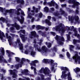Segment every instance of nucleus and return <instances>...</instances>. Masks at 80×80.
Here are the masks:
<instances>
[{
    "label": "nucleus",
    "instance_id": "obj_1",
    "mask_svg": "<svg viewBox=\"0 0 80 80\" xmlns=\"http://www.w3.org/2000/svg\"><path fill=\"white\" fill-rule=\"evenodd\" d=\"M34 47L36 48V50H37L38 52H41V53H48L51 52L50 50H48V48H47L45 46H42L41 49H40V48H38L37 45H34Z\"/></svg>",
    "mask_w": 80,
    "mask_h": 80
},
{
    "label": "nucleus",
    "instance_id": "obj_2",
    "mask_svg": "<svg viewBox=\"0 0 80 80\" xmlns=\"http://www.w3.org/2000/svg\"><path fill=\"white\" fill-rule=\"evenodd\" d=\"M55 38L56 40H57L58 43L59 44V45H62L63 44V42H61V41H62V42H64L65 41V39H64L63 37H61L58 35H56V37H55Z\"/></svg>",
    "mask_w": 80,
    "mask_h": 80
},
{
    "label": "nucleus",
    "instance_id": "obj_3",
    "mask_svg": "<svg viewBox=\"0 0 80 80\" xmlns=\"http://www.w3.org/2000/svg\"><path fill=\"white\" fill-rule=\"evenodd\" d=\"M42 72H43L46 75L47 74L48 75L49 73H51L50 70L48 69V68L47 67L45 68V69L44 68H42L40 71V73H42Z\"/></svg>",
    "mask_w": 80,
    "mask_h": 80
},
{
    "label": "nucleus",
    "instance_id": "obj_4",
    "mask_svg": "<svg viewBox=\"0 0 80 80\" xmlns=\"http://www.w3.org/2000/svg\"><path fill=\"white\" fill-rule=\"evenodd\" d=\"M19 33H20V37L21 38V39L23 42H24L25 40L26 39H27V38L25 37V35H24L23 34H21L22 33H23V34H25V30H21L19 32Z\"/></svg>",
    "mask_w": 80,
    "mask_h": 80
},
{
    "label": "nucleus",
    "instance_id": "obj_5",
    "mask_svg": "<svg viewBox=\"0 0 80 80\" xmlns=\"http://www.w3.org/2000/svg\"><path fill=\"white\" fill-rule=\"evenodd\" d=\"M48 5L50 7H53L54 6V5H55L56 8L57 9H58V5L56 3L54 2V0H52L51 1V2H48Z\"/></svg>",
    "mask_w": 80,
    "mask_h": 80
},
{
    "label": "nucleus",
    "instance_id": "obj_6",
    "mask_svg": "<svg viewBox=\"0 0 80 80\" xmlns=\"http://www.w3.org/2000/svg\"><path fill=\"white\" fill-rule=\"evenodd\" d=\"M74 53L75 55L72 57V58L75 60L76 63H77L78 60H80V56L78 55V52H75Z\"/></svg>",
    "mask_w": 80,
    "mask_h": 80
},
{
    "label": "nucleus",
    "instance_id": "obj_7",
    "mask_svg": "<svg viewBox=\"0 0 80 80\" xmlns=\"http://www.w3.org/2000/svg\"><path fill=\"white\" fill-rule=\"evenodd\" d=\"M68 2L69 3H73V5L72 6L73 7H75V6L80 5V3L76 2L74 0H68Z\"/></svg>",
    "mask_w": 80,
    "mask_h": 80
},
{
    "label": "nucleus",
    "instance_id": "obj_8",
    "mask_svg": "<svg viewBox=\"0 0 80 80\" xmlns=\"http://www.w3.org/2000/svg\"><path fill=\"white\" fill-rule=\"evenodd\" d=\"M9 72L10 73L11 75H13L12 76L13 78H16L17 76V75L15 74V72H16V70L14 69L13 71L12 70H9Z\"/></svg>",
    "mask_w": 80,
    "mask_h": 80
},
{
    "label": "nucleus",
    "instance_id": "obj_9",
    "mask_svg": "<svg viewBox=\"0 0 80 80\" xmlns=\"http://www.w3.org/2000/svg\"><path fill=\"white\" fill-rule=\"evenodd\" d=\"M17 42L19 44V45L20 46V49L21 50H23V44L20 42V38H18L17 39Z\"/></svg>",
    "mask_w": 80,
    "mask_h": 80
},
{
    "label": "nucleus",
    "instance_id": "obj_10",
    "mask_svg": "<svg viewBox=\"0 0 80 80\" xmlns=\"http://www.w3.org/2000/svg\"><path fill=\"white\" fill-rule=\"evenodd\" d=\"M12 26L13 27H15L16 28V30H18L20 29V25H18V24H17L16 22H15L14 24H11Z\"/></svg>",
    "mask_w": 80,
    "mask_h": 80
},
{
    "label": "nucleus",
    "instance_id": "obj_11",
    "mask_svg": "<svg viewBox=\"0 0 80 80\" xmlns=\"http://www.w3.org/2000/svg\"><path fill=\"white\" fill-rule=\"evenodd\" d=\"M54 29H55L56 31H59V32H60V31L63 32V30H64L63 29H61L60 27L59 26H57L55 27V28H53V29L54 30Z\"/></svg>",
    "mask_w": 80,
    "mask_h": 80
},
{
    "label": "nucleus",
    "instance_id": "obj_12",
    "mask_svg": "<svg viewBox=\"0 0 80 80\" xmlns=\"http://www.w3.org/2000/svg\"><path fill=\"white\" fill-rule=\"evenodd\" d=\"M42 62L44 63H47V62H51V63H53V62H54V61L51 59L49 60L48 59H44L43 60Z\"/></svg>",
    "mask_w": 80,
    "mask_h": 80
},
{
    "label": "nucleus",
    "instance_id": "obj_13",
    "mask_svg": "<svg viewBox=\"0 0 80 80\" xmlns=\"http://www.w3.org/2000/svg\"><path fill=\"white\" fill-rule=\"evenodd\" d=\"M21 18L22 19H20L19 17H18L17 19H18V20L20 22L21 24H22L24 22V20H25V19L24 18H23V17L22 16H21Z\"/></svg>",
    "mask_w": 80,
    "mask_h": 80
},
{
    "label": "nucleus",
    "instance_id": "obj_14",
    "mask_svg": "<svg viewBox=\"0 0 80 80\" xmlns=\"http://www.w3.org/2000/svg\"><path fill=\"white\" fill-rule=\"evenodd\" d=\"M6 37L7 38L8 40V41L9 42V45H11V44H10V42H11L12 41V37L10 36H8V33H6Z\"/></svg>",
    "mask_w": 80,
    "mask_h": 80
},
{
    "label": "nucleus",
    "instance_id": "obj_15",
    "mask_svg": "<svg viewBox=\"0 0 80 80\" xmlns=\"http://www.w3.org/2000/svg\"><path fill=\"white\" fill-rule=\"evenodd\" d=\"M38 63V61L37 60H35L33 61H32V63H30V65L31 66H36V63Z\"/></svg>",
    "mask_w": 80,
    "mask_h": 80
},
{
    "label": "nucleus",
    "instance_id": "obj_16",
    "mask_svg": "<svg viewBox=\"0 0 80 80\" xmlns=\"http://www.w3.org/2000/svg\"><path fill=\"white\" fill-rule=\"evenodd\" d=\"M32 35L34 37H38L39 36L37 34V33L35 31H34L31 32Z\"/></svg>",
    "mask_w": 80,
    "mask_h": 80
},
{
    "label": "nucleus",
    "instance_id": "obj_17",
    "mask_svg": "<svg viewBox=\"0 0 80 80\" xmlns=\"http://www.w3.org/2000/svg\"><path fill=\"white\" fill-rule=\"evenodd\" d=\"M23 61H21V62L19 64L16 65L15 67L17 69V68H18L19 67H22V65H23Z\"/></svg>",
    "mask_w": 80,
    "mask_h": 80
},
{
    "label": "nucleus",
    "instance_id": "obj_18",
    "mask_svg": "<svg viewBox=\"0 0 80 80\" xmlns=\"http://www.w3.org/2000/svg\"><path fill=\"white\" fill-rule=\"evenodd\" d=\"M3 37H5V36L4 35V33H1V31L0 30V38L2 40H3Z\"/></svg>",
    "mask_w": 80,
    "mask_h": 80
},
{
    "label": "nucleus",
    "instance_id": "obj_19",
    "mask_svg": "<svg viewBox=\"0 0 80 80\" xmlns=\"http://www.w3.org/2000/svg\"><path fill=\"white\" fill-rule=\"evenodd\" d=\"M0 12H3V11H5L6 12H9V10H6V9L5 8H2L1 7H0Z\"/></svg>",
    "mask_w": 80,
    "mask_h": 80
},
{
    "label": "nucleus",
    "instance_id": "obj_20",
    "mask_svg": "<svg viewBox=\"0 0 80 80\" xmlns=\"http://www.w3.org/2000/svg\"><path fill=\"white\" fill-rule=\"evenodd\" d=\"M41 80H50V78H47L45 79L44 78V75L42 74L41 75Z\"/></svg>",
    "mask_w": 80,
    "mask_h": 80
},
{
    "label": "nucleus",
    "instance_id": "obj_21",
    "mask_svg": "<svg viewBox=\"0 0 80 80\" xmlns=\"http://www.w3.org/2000/svg\"><path fill=\"white\" fill-rule=\"evenodd\" d=\"M6 52L8 54V57H11V55H14V53H13V52H10V51L8 50H6Z\"/></svg>",
    "mask_w": 80,
    "mask_h": 80
},
{
    "label": "nucleus",
    "instance_id": "obj_22",
    "mask_svg": "<svg viewBox=\"0 0 80 80\" xmlns=\"http://www.w3.org/2000/svg\"><path fill=\"white\" fill-rule=\"evenodd\" d=\"M73 70L74 72H75V73H77L80 71V68L78 67H77L75 68V69H74Z\"/></svg>",
    "mask_w": 80,
    "mask_h": 80
},
{
    "label": "nucleus",
    "instance_id": "obj_23",
    "mask_svg": "<svg viewBox=\"0 0 80 80\" xmlns=\"http://www.w3.org/2000/svg\"><path fill=\"white\" fill-rule=\"evenodd\" d=\"M17 2L18 3H19L20 2L21 4H24V2L23 0H17Z\"/></svg>",
    "mask_w": 80,
    "mask_h": 80
},
{
    "label": "nucleus",
    "instance_id": "obj_24",
    "mask_svg": "<svg viewBox=\"0 0 80 80\" xmlns=\"http://www.w3.org/2000/svg\"><path fill=\"white\" fill-rule=\"evenodd\" d=\"M32 9L33 10H35V12H34V13H38V8H35V7L34 6H33L32 7Z\"/></svg>",
    "mask_w": 80,
    "mask_h": 80
},
{
    "label": "nucleus",
    "instance_id": "obj_25",
    "mask_svg": "<svg viewBox=\"0 0 80 80\" xmlns=\"http://www.w3.org/2000/svg\"><path fill=\"white\" fill-rule=\"evenodd\" d=\"M68 20L70 21H73L74 20V18H73L72 16H68Z\"/></svg>",
    "mask_w": 80,
    "mask_h": 80
},
{
    "label": "nucleus",
    "instance_id": "obj_26",
    "mask_svg": "<svg viewBox=\"0 0 80 80\" xmlns=\"http://www.w3.org/2000/svg\"><path fill=\"white\" fill-rule=\"evenodd\" d=\"M36 28L37 29L39 30L40 29H42L43 28V27L39 25H38L36 26Z\"/></svg>",
    "mask_w": 80,
    "mask_h": 80
},
{
    "label": "nucleus",
    "instance_id": "obj_27",
    "mask_svg": "<svg viewBox=\"0 0 80 80\" xmlns=\"http://www.w3.org/2000/svg\"><path fill=\"white\" fill-rule=\"evenodd\" d=\"M46 44L47 45V47L48 48H50L52 47V44L50 42L47 43L46 42Z\"/></svg>",
    "mask_w": 80,
    "mask_h": 80
},
{
    "label": "nucleus",
    "instance_id": "obj_28",
    "mask_svg": "<svg viewBox=\"0 0 80 80\" xmlns=\"http://www.w3.org/2000/svg\"><path fill=\"white\" fill-rule=\"evenodd\" d=\"M75 34L74 35L75 36V37H78V38H80V35H79V34H78V33H77V31H76V30H75Z\"/></svg>",
    "mask_w": 80,
    "mask_h": 80
},
{
    "label": "nucleus",
    "instance_id": "obj_29",
    "mask_svg": "<svg viewBox=\"0 0 80 80\" xmlns=\"http://www.w3.org/2000/svg\"><path fill=\"white\" fill-rule=\"evenodd\" d=\"M1 50V52L3 55H5V51L4 50V48H1L0 49Z\"/></svg>",
    "mask_w": 80,
    "mask_h": 80
},
{
    "label": "nucleus",
    "instance_id": "obj_30",
    "mask_svg": "<svg viewBox=\"0 0 80 80\" xmlns=\"http://www.w3.org/2000/svg\"><path fill=\"white\" fill-rule=\"evenodd\" d=\"M46 22L47 23H48L49 26H50V25H51V22H50V21L48 20V19H46Z\"/></svg>",
    "mask_w": 80,
    "mask_h": 80
},
{
    "label": "nucleus",
    "instance_id": "obj_31",
    "mask_svg": "<svg viewBox=\"0 0 80 80\" xmlns=\"http://www.w3.org/2000/svg\"><path fill=\"white\" fill-rule=\"evenodd\" d=\"M73 43H74V44H75V43H77V42L78 43H80V41L79 40H77L76 39H74L73 40Z\"/></svg>",
    "mask_w": 80,
    "mask_h": 80
},
{
    "label": "nucleus",
    "instance_id": "obj_32",
    "mask_svg": "<svg viewBox=\"0 0 80 80\" xmlns=\"http://www.w3.org/2000/svg\"><path fill=\"white\" fill-rule=\"evenodd\" d=\"M48 7H46L44 8V10L45 12H48Z\"/></svg>",
    "mask_w": 80,
    "mask_h": 80
},
{
    "label": "nucleus",
    "instance_id": "obj_33",
    "mask_svg": "<svg viewBox=\"0 0 80 80\" xmlns=\"http://www.w3.org/2000/svg\"><path fill=\"white\" fill-rule=\"evenodd\" d=\"M48 33H48L46 32L42 33V36L44 37H47V36L48 34Z\"/></svg>",
    "mask_w": 80,
    "mask_h": 80
},
{
    "label": "nucleus",
    "instance_id": "obj_34",
    "mask_svg": "<svg viewBox=\"0 0 80 80\" xmlns=\"http://www.w3.org/2000/svg\"><path fill=\"white\" fill-rule=\"evenodd\" d=\"M31 70H33V69H34V73H35V74H36V70H37V69H36V68L32 66L31 67Z\"/></svg>",
    "mask_w": 80,
    "mask_h": 80
},
{
    "label": "nucleus",
    "instance_id": "obj_35",
    "mask_svg": "<svg viewBox=\"0 0 80 80\" xmlns=\"http://www.w3.org/2000/svg\"><path fill=\"white\" fill-rule=\"evenodd\" d=\"M42 16H43V14L42 12H40L38 15V18H42Z\"/></svg>",
    "mask_w": 80,
    "mask_h": 80
},
{
    "label": "nucleus",
    "instance_id": "obj_36",
    "mask_svg": "<svg viewBox=\"0 0 80 80\" xmlns=\"http://www.w3.org/2000/svg\"><path fill=\"white\" fill-rule=\"evenodd\" d=\"M69 47H70V50L71 51H73V50L72 49L74 48V46L72 45H70L69 46Z\"/></svg>",
    "mask_w": 80,
    "mask_h": 80
},
{
    "label": "nucleus",
    "instance_id": "obj_37",
    "mask_svg": "<svg viewBox=\"0 0 80 80\" xmlns=\"http://www.w3.org/2000/svg\"><path fill=\"white\" fill-rule=\"evenodd\" d=\"M79 19V18H78V16H77L76 17H75V20L76 22H78V21Z\"/></svg>",
    "mask_w": 80,
    "mask_h": 80
},
{
    "label": "nucleus",
    "instance_id": "obj_38",
    "mask_svg": "<svg viewBox=\"0 0 80 80\" xmlns=\"http://www.w3.org/2000/svg\"><path fill=\"white\" fill-rule=\"evenodd\" d=\"M28 72V69H24L23 71L22 72V73H26Z\"/></svg>",
    "mask_w": 80,
    "mask_h": 80
},
{
    "label": "nucleus",
    "instance_id": "obj_39",
    "mask_svg": "<svg viewBox=\"0 0 80 80\" xmlns=\"http://www.w3.org/2000/svg\"><path fill=\"white\" fill-rule=\"evenodd\" d=\"M0 20H1L3 22H4L5 21V19L4 18L2 17L1 18H0Z\"/></svg>",
    "mask_w": 80,
    "mask_h": 80
},
{
    "label": "nucleus",
    "instance_id": "obj_40",
    "mask_svg": "<svg viewBox=\"0 0 80 80\" xmlns=\"http://www.w3.org/2000/svg\"><path fill=\"white\" fill-rule=\"evenodd\" d=\"M15 58L17 62H19V61H20V60L19 58L17 57H15Z\"/></svg>",
    "mask_w": 80,
    "mask_h": 80
},
{
    "label": "nucleus",
    "instance_id": "obj_41",
    "mask_svg": "<svg viewBox=\"0 0 80 80\" xmlns=\"http://www.w3.org/2000/svg\"><path fill=\"white\" fill-rule=\"evenodd\" d=\"M67 57H68L69 58L70 57V53H69L68 52H67Z\"/></svg>",
    "mask_w": 80,
    "mask_h": 80
},
{
    "label": "nucleus",
    "instance_id": "obj_42",
    "mask_svg": "<svg viewBox=\"0 0 80 80\" xmlns=\"http://www.w3.org/2000/svg\"><path fill=\"white\" fill-rule=\"evenodd\" d=\"M66 35L67 36V39L68 40H70V35H69V34H66Z\"/></svg>",
    "mask_w": 80,
    "mask_h": 80
},
{
    "label": "nucleus",
    "instance_id": "obj_43",
    "mask_svg": "<svg viewBox=\"0 0 80 80\" xmlns=\"http://www.w3.org/2000/svg\"><path fill=\"white\" fill-rule=\"evenodd\" d=\"M3 58V56H0V62H1V63L2 62V59Z\"/></svg>",
    "mask_w": 80,
    "mask_h": 80
},
{
    "label": "nucleus",
    "instance_id": "obj_44",
    "mask_svg": "<svg viewBox=\"0 0 80 80\" xmlns=\"http://www.w3.org/2000/svg\"><path fill=\"white\" fill-rule=\"evenodd\" d=\"M35 52H33V51L31 52V55L32 56H33V55H35Z\"/></svg>",
    "mask_w": 80,
    "mask_h": 80
},
{
    "label": "nucleus",
    "instance_id": "obj_45",
    "mask_svg": "<svg viewBox=\"0 0 80 80\" xmlns=\"http://www.w3.org/2000/svg\"><path fill=\"white\" fill-rule=\"evenodd\" d=\"M50 33H51L52 35H53V36L56 35V34H55V32H50Z\"/></svg>",
    "mask_w": 80,
    "mask_h": 80
},
{
    "label": "nucleus",
    "instance_id": "obj_46",
    "mask_svg": "<svg viewBox=\"0 0 80 80\" xmlns=\"http://www.w3.org/2000/svg\"><path fill=\"white\" fill-rule=\"evenodd\" d=\"M60 12L61 13V14H63L65 13V12L63 10H62V9H60Z\"/></svg>",
    "mask_w": 80,
    "mask_h": 80
},
{
    "label": "nucleus",
    "instance_id": "obj_47",
    "mask_svg": "<svg viewBox=\"0 0 80 80\" xmlns=\"http://www.w3.org/2000/svg\"><path fill=\"white\" fill-rule=\"evenodd\" d=\"M11 32H12L14 30V28L13 27H11L10 28Z\"/></svg>",
    "mask_w": 80,
    "mask_h": 80
},
{
    "label": "nucleus",
    "instance_id": "obj_48",
    "mask_svg": "<svg viewBox=\"0 0 80 80\" xmlns=\"http://www.w3.org/2000/svg\"><path fill=\"white\" fill-rule=\"evenodd\" d=\"M21 13L22 15L23 16H25V14L24 13V12H23V11H21Z\"/></svg>",
    "mask_w": 80,
    "mask_h": 80
},
{
    "label": "nucleus",
    "instance_id": "obj_49",
    "mask_svg": "<svg viewBox=\"0 0 80 80\" xmlns=\"http://www.w3.org/2000/svg\"><path fill=\"white\" fill-rule=\"evenodd\" d=\"M24 53L25 54H28V50H27L25 51Z\"/></svg>",
    "mask_w": 80,
    "mask_h": 80
},
{
    "label": "nucleus",
    "instance_id": "obj_50",
    "mask_svg": "<svg viewBox=\"0 0 80 80\" xmlns=\"http://www.w3.org/2000/svg\"><path fill=\"white\" fill-rule=\"evenodd\" d=\"M50 10L51 11H52V12H53V11H55V9H54L53 8H50Z\"/></svg>",
    "mask_w": 80,
    "mask_h": 80
},
{
    "label": "nucleus",
    "instance_id": "obj_51",
    "mask_svg": "<svg viewBox=\"0 0 80 80\" xmlns=\"http://www.w3.org/2000/svg\"><path fill=\"white\" fill-rule=\"evenodd\" d=\"M58 13L57 12H56L54 14V15H55V16L56 17H57V16H58Z\"/></svg>",
    "mask_w": 80,
    "mask_h": 80
},
{
    "label": "nucleus",
    "instance_id": "obj_52",
    "mask_svg": "<svg viewBox=\"0 0 80 80\" xmlns=\"http://www.w3.org/2000/svg\"><path fill=\"white\" fill-rule=\"evenodd\" d=\"M40 42L39 43V44L40 45H41V43H42V42H43V40L41 39V40H40Z\"/></svg>",
    "mask_w": 80,
    "mask_h": 80
},
{
    "label": "nucleus",
    "instance_id": "obj_53",
    "mask_svg": "<svg viewBox=\"0 0 80 80\" xmlns=\"http://www.w3.org/2000/svg\"><path fill=\"white\" fill-rule=\"evenodd\" d=\"M59 57L62 58H63V56L62 54H60L59 55Z\"/></svg>",
    "mask_w": 80,
    "mask_h": 80
},
{
    "label": "nucleus",
    "instance_id": "obj_54",
    "mask_svg": "<svg viewBox=\"0 0 80 80\" xmlns=\"http://www.w3.org/2000/svg\"><path fill=\"white\" fill-rule=\"evenodd\" d=\"M34 20H35V18H32V20H31V22H33L34 21Z\"/></svg>",
    "mask_w": 80,
    "mask_h": 80
},
{
    "label": "nucleus",
    "instance_id": "obj_55",
    "mask_svg": "<svg viewBox=\"0 0 80 80\" xmlns=\"http://www.w3.org/2000/svg\"><path fill=\"white\" fill-rule=\"evenodd\" d=\"M53 66L55 67H57V63H54L53 64H52Z\"/></svg>",
    "mask_w": 80,
    "mask_h": 80
},
{
    "label": "nucleus",
    "instance_id": "obj_56",
    "mask_svg": "<svg viewBox=\"0 0 80 80\" xmlns=\"http://www.w3.org/2000/svg\"><path fill=\"white\" fill-rule=\"evenodd\" d=\"M66 4H62L61 5V6L62 7H66Z\"/></svg>",
    "mask_w": 80,
    "mask_h": 80
},
{
    "label": "nucleus",
    "instance_id": "obj_57",
    "mask_svg": "<svg viewBox=\"0 0 80 80\" xmlns=\"http://www.w3.org/2000/svg\"><path fill=\"white\" fill-rule=\"evenodd\" d=\"M76 13L77 14H78L79 13V11H78V10H76Z\"/></svg>",
    "mask_w": 80,
    "mask_h": 80
},
{
    "label": "nucleus",
    "instance_id": "obj_58",
    "mask_svg": "<svg viewBox=\"0 0 80 80\" xmlns=\"http://www.w3.org/2000/svg\"><path fill=\"white\" fill-rule=\"evenodd\" d=\"M51 16H48V19H49V20H50V19H51Z\"/></svg>",
    "mask_w": 80,
    "mask_h": 80
},
{
    "label": "nucleus",
    "instance_id": "obj_59",
    "mask_svg": "<svg viewBox=\"0 0 80 80\" xmlns=\"http://www.w3.org/2000/svg\"><path fill=\"white\" fill-rule=\"evenodd\" d=\"M1 70L3 72V73H5V72H6V71L4 69H2Z\"/></svg>",
    "mask_w": 80,
    "mask_h": 80
},
{
    "label": "nucleus",
    "instance_id": "obj_60",
    "mask_svg": "<svg viewBox=\"0 0 80 80\" xmlns=\"http://www.w3.org/2000/svg\"><path fill=\"white\" fill-rule=\"evenodd\" d=\"M52 20H54V21H56V19L55 18V17H53L52 18Z\"/></svg>",
    "mask_w": 80,
    "mask_h": 80
},
{
    "label": "nucleus",
    "instance_id": "obj_61",
    "mask_svg": "<svg viewBox=\"0 0 80 80\" xmlns=\"http://www.w3.org/2000/svg\"><path fill=\"white\" fill-rule=\"evenodd\" d=\"M35 27V25H33L32 26V28H34Z\"/></svg>",
    "mask_w": 80,
    "mask_h": 80
},
{
    "label": "nucleus",
    "instance_id": "obj_62",
    "mask_svg": "<svg viewBox=\"0 0 80 80\" xmlns=\"http://www.w3.org/2000/svg\"><path fill=\"white\" fill-rule=\"evenodd\" d=\"M3 62H4L5 63H7V61L5 60V59H4L3 61Z\"/></svg>",
    "mask_w": 80,
    "mask_h": 80
},
{
    "label": "nucleus",
    "instance_id": "obj_63",
    "mask_svg": "<svg viewBox=\"0 0 80 80\" xmlns=\"http://www.w3.org/2000/svg\"><path fill=\"white\" fill-rule=\"evenodd\" d=\"M28 17L29 18H32V16H30V15H28Z\"/></svg>",
    "mask_w": 80,
    "mask_h": 80
},
{
    "label": "nucleus",
    "instance_id": "obj_64",
    "mask_svg": "<svg viewBox=\"0 0 80 80\" xmlns=\"http://www.w3.org/2000/svg\"><path fill=\"white\" fill-rule=\"evenodd\" d=\"M51 70H52V71H53V70H54V67H52L51 68Z\"/></svg>",
    "mask_w": 80,
    "mask_h": 80
}]
</instances>
